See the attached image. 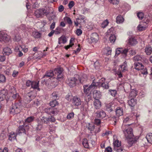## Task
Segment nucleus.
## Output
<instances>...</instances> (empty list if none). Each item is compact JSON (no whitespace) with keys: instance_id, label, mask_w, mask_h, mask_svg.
<instances>
[{"instance_id":"40","label":"nucleus","mask_w":152,"mask_h":152,"mask_svg":"<svg viewBox=\"0 0 152 152\" xmlns=\"http://www.w3.org/2000/svg\"><path fill=\"white\" fill-rule=\"evenodd\" d=\"M55 13L54 12H52L49 14L48 19L49 20L51 21L54 19L55 18Z\"/></svg>"},{"instance_id":"52","label":"nucleus","mask_w":152,"mask_h":152,"mask_svg":"<svg viewBox=\"0 0 152 152\" xmlns=\"http://www.w3.org/2000/svg\"><path fill=\"white\" fill-rule=\"evenodd\" d=\"M12 71V68L10 67L4 71V73L5 74L7 75H9L10 74L11 72Z\"/></svg>"},{"instance_id":"35","label":"nucleus","mask_w":152,"mask_h":152,"mask_svg":"<svg viewBox=\"0 0 152 152\" xmlns=\"http://www.w3.org/2000/svg\"><path fill=\"white\" fill-rule=\"evenodd\" d=\"M124 20V18L121 15H118L116 18V22L118 24L122 23Z\"/></svg>"},{"instance_id":"31","label":"nucleus","mask_w":152,"mask_h":152,"mask_svg":"<svg viewBox=\"0 0 152 152\" xmlns=\"http://www.w3.org/2000/svg\"><path fill=\"white\" fill-rule=\"evenodd\" d=\"M32 35L35 38L38 39L41 37V34L38 31H34L32 33Z\"/></svg>"},{"instance_id":"60","label":"nucleus","mask_w":152,"mask_h":152,"mask_svg":"<svg viewBox=\"0 0 152 152\" xmlns=\"http://www.w3.org/2000/svg\"><path fill=\"white\" fill-rule=\"evenodd\" d=\"M82 33V31L80 28L77 29V35L78 36L81 35Z\"/></svg>"},{"instance_id":"6","label":"nucleus","mask_w":152,"mask_h":152,"mask_svg":"<svg viewBox=\"0 0 152 152\" xmlns=\"http://www.w3.org/2000/svg\"><path fill=\"white\" fill-rule=\"evenodd\" d=\"M63 69L61 68H56L54 70L55 74L57 75V79L59 80H61L63 78Z\"/></svg>"},{"instance_id":"49","label":"nucleus","mask_w":152,"mask_h":152,"mask_svg":"<svg viewBox=\"0 0 152 152\" xmlns=\"http://www.w3.org/2000/svg\"><path fill=\"white\" fill-rule=\"evenodd\" d=\"M110 94L113 96H115L117 94V91L115 90H109Z\"/></svg>"},{"instance_id":"39","label":"nucleus","mask_w":152,"mask_h":152,"mask_svg":"<svg viewBox=\"0 0 152 152\" xmlns=\"http://www.w3.org/2000/svg\"><path fill=\"white\" fill-rule=\"evenodd\" d=\"M74 38H71L69 44L64 47V48L66 50H68V49L72 47V46L74 45L73 41H74Z\"/></svg>"},{"instance_id":"7","label":"nucleus","mask_w":152,"mask_h":152,"mask_svg":"<svg viewBox=\"0 0 152 152\" xmlns=\"http://www.w3.org/2000/svg\"><path fill=\"white\" fill-rule=\"evenodd\" d=\"M10 37L4 32H0V41H4L7 42L10 40Z\"/></svg>"},{"instance_id":"14","label":"nucleus","mask_w":152,"mask_h":152,"mask_svg":"<svg viewBox=\"0 0 152 152\" xmlns=\"http://www.w3.org/2000/svg\"><path fill=\"white\" fill-rule=\"evenodd\" d=\"M91 39L92 42L96 43L99 40V37L98 34L96 33H92L91 36Z\"/></svg>"},{"instance_id":"51","label":"nucleus","mask_w":152,"mask_h":152,"mask_svg":"<svg viewBox=\"0 0 152 152\" xmlns=\"http://www.w3.org/2000/svg\"><path fill=\"white\" fill-rule=\"evenodd\" d=\"M9 92L11 94L15 93L16 91L15 88L13 86H10L9 89Z\"/></svg>"},{"instance_id":"16","label":"nucleus","mask_w":152,"mask_h":152,"mask_svg":"<svg viewBox=\"0 0 152 152\" xmlns=\"http://www.w3.org/2000/svg\"><path fill=\"white\" fill-rule=\"evenodd\" d=\"M127 62L125 61L124 63L119 66L118 71L124 72L127 70Z\"/></svg>"},{"instance_id":"9","label":"nucleus","mask_w":152,"mask_h":152,"mask_svg":"<svg viewBox=\"0 0 152 152\" xmlns=\"http://www.w3.org/2000/svg\"><path fill=\"white\" fill-rule=\"evenodd\" d=\"M45 112L50 115H56L58 112V111L56 109H53L52 107L47 108L45 109Z\"/></svg>"},{"instance_id":"34","label":"nucleus","mask_w":152,"mask_h":152,"mask_svg":"<svg viewBox=\"0 0 152 152\" xmlns=\"http://www.w3.org/2000/svg\"><path fill=\"white\" fill-rule=\"evenodd\" d=\"M146 138L148 142L152 143V133H149L147 134Z\"/></svg>"},{"instance_id":"24","label":"nucleus","mask_w":152,"mask_h":152,"mask_svg":"<svg viewBox=\"0 0 152 152\" xmlns=\"http://www.w3.org/2000/svg\"><path fill=\"white\" fill-rule=\"evenodd\" d=\"M128 103L130 107H133L136 104V100L134 98H130V99L128 100Z\"/></svg>"},{"instance_id":"20","label":"nucleus","mask_w":152,"mask_h":152,"mask_svg":"<svg viewBox=\"0 0 152 152\" xmlns=\"http://www.w3.org/2000/svg\"><path fill=\"white\" fill-rule=\"evenodd\" d=\"M82 103L83 102H82L80 98L77 97V106L81 105L80 110L83 113H84V111L86 110V109H84L83 106V104H82Z\"/></svg>"},{"instance_id":"28","label":"nucleus","mask_w":152,"mask_h":152,"mask_svg":"<svg viewBox=\"0 0 152 152\" xmlns=\"http://www.w3.org/2000/svg\"><path fill=\"white\" fill-rule=\"evenodd\" d=\"M94 105L96 109H99L101 107V103L99 99H95L94 101Z\"/></svg>"},{"instance_id":"26","label":"nucleus","mask_w":152,"mask_h":152,"mask_svg":"<svg viewBox=\"0 0 152 152\" xmlns=\"http://www.w3.org/2000/svg\"><path fill=\"white\" fill-rule=\"evenodd\" d=\"M128 42L130 45H134L137 43L136 39L134 37H131L129 39Z\"/></svg>"},{"instance_id":"17","label":"nucleus","mask_w":152,"mask_h":152,"mask_svg":"<svg viewBox=\"0 0 152 152\" xmlns=\"http://www.w3.org/2000/svg\"><path fill=\"white\" fill-rule=\"evenodd\" d=\"M113 30V28L109 29L107 31V33L110 34V36L109 38V40L111 43H113L116 39V37L115 34H111L110 32Z\"/></svg>"},{"instance_id":"57","label":"nucleus","mask_w":152,"mask_h":152,"mask_svg":"<svg viewBox=\"0 0 152 152\" xmlns=\"http://www.w3.org/2000/svg\"><path fill=\"white\" fill-rule=\"evenodd\" d=\"M111 132L109 131H106L105 132L103 133L102 134V136L103 137L105 136H107L109 134H111Z\"/></svg>"},{"instance_id":"33","label":"nucleus","mask_w":152,"mask_h":152,"mask_svg":"<svg viewBox=\"0 0 152 152\" xmlns=\"http://www.w3.org/2000/svg\"><path fill=\"white\" fill-rule=\"evenodd\" d=\"M145 51L147 55H150L152 52V48L149 45L147 46L145 48Z\"/></svg>"},{"instance_id":"62","label":"nucleus","mask_w":152,"mask_h":152,"mask_svg":"<svg viewBox=\"0 0 152 152\" xmlns=\"http://www.w3.org/2000/svg\"><path fill=\"white\" fill-rule=\"evenodd\" d=\"M94 123L95 124L97 125H99L101 123L100 120L98 119H95L94 120Z\"/></svg>"},{"instance_id":"19","label":"nucleus","mask_w":152,"mask_h":152,"mask_svg":"<svg viewBox=\"0 0 152 152\" xmlns=\"http://www.w3.org/2000/svg\"><path fill=\"white\" fill-rule=\"evenodd\" d=\"M10 112L11 114L15 115L19 113L20 110L15 105L13 106L12 108L10 109Z\"/></svg>"},{"instance_id":"61","label":"nucleus","mask_w":152,"mask_h":152,"mask_svg":"<svg viewBox=\"0 0 152 152\" xmlns=\"http://www.w3.org/2000/svg\"><path fill=\"white\" fill-rule=\"evenodd\" d=\"M74 115V114L73 113H70L67 115V118L68 119L72 118L73 117Z\"/></svg>"},{"instance_id":"47","label":"nucleus","mask_w":152,"mask_h":152,"mask_svg":"<svg viewBox=\"0 0 152 152\" xmlns=\"http://www.w3.org/2000/svg\"><path fill=\"white\" fill-rule=\"evenodd\" d=\"M64 21L66 22L69 25H71L72 23V22L71 19L68 17H65L64 18Z\"/></svg>"},{"instance_id":"37","label":"nucleus","mask_w":152,"mask_h":152,"mask_svg":"<svg viewBox=\"0 0 152 152\" xmlns=\"http://www.w3.org/2000/svg\"><path fill=\"white\" fill-rule=\"evenodd\" d=\"M82 144L84 147L86 148H89V146L88 140L87 139L84 138L83 139Z\"/></svg>"},{"instance_id":"29","label":"nucleus","mask_w":152,"mask_h":152,"mask_svg":"<svg viewBox=\"0 0 152 152\" xmlns=\"http://www.w3.org/2000/svg\"><path fill=\"white\" fill-rule=\"evenodd\" d=\"M137 95V92L136 90L133 89L130 93L129 97L130 98H134Z\"/></svg>"},{"instance_id":"36","label":"nucleus","mask_w":152,"mask_h":152,"mask_svg":"<svg viewBox=\"0 0 152 152\" xmlns=\"http://www.w3.org/2000/svg\"><path fill=\"white\" fill-rule=\"evenodd\" d=\"M54 75L53 72L51 70L47 71L45 75V77H51Z\"/></svg>"},{"instance_id":"53","label":"nucleus","mask_w":152,"mask_h":152,"mask_svg":"<svg viewBox=\"0 0 152 152\" xmlns=\"http://www.w3.org/2000/svg\"><path fill=\"white\" fill-rule=\"evenodd\" d=\"M10 96H12L13 99H16L18 98L19 96V95L18 94H17L16 91L15 93H13L11 94Z\"/></svg>"},{"instance_id":"64","label":"nucleus","mask_w":152,"mask_h":152,"mask_svg":"<svg viewBox=\"0 0 152 152\" xmlns=\"http://www.w3.org/2000/svg\"><path fill=\"white\" fill-rule=\"evenodd\" d=\"M20 47L22 49L23 51L25 53L27 52L28 51V49L27 48H25V46L24 45L20 46Z\"/></svg>"},{"instance_id":"58","label":"nucleus","mask_w":152,"mask_h":152,"mask_svg":"<svg viewBox=\"0 0 152 152\" xmlns=\"http://www.w3.org/2000/svg\"><path fill=\"white\" fill-rule=\"evenodd\" d=\"M52 98L53 99L56 100L58 97V95L56 92H53L51 95Z\"/></svg>"},{"instance_id":"54","label":"nucleus","mask_w":152,"mask_h":152,"mask_svg":"<svg viewBox=\"0 0 152 152\" xmlns=\"http://www.w3.org/2000/svg\"><path fill=\"white\" fill-rule=\"evenodd\" d=\"M6 80V78L3 75H0V82H4Z\"/></svg>"},{"instance_id":"44","label":"nucleus","mask_w":152,"mask_h":152,"mask_svg":"<svg viewBox=\"0 0 152 152\" xmlns=\"http://www.w3.org/2000/svg\"><path fill=\"white\" fill-rule=\"evenodd\" d=\"M34 117L33 116L29 117L25 120V122L27 123L31 122L34 121Z\"/></svg>"},{"instance_id":"50","label":"nucleus","mask_w":152,"mask_h":152,"mask_svg":"<svg viewBox=\"0 0 152 152\" xmlns=\"http://www.w3.org/2000/svg\"><path fill=\"white\" fill-rule=\"evenodd\" d=\"M137 16L141 20L144 17V14L142 12H139L137 13Z\"/></svg>"},{"instance_id":"38","label":"nucleus","mask_w":152,"mask_h":152,"mask_svg":"<svg viewBox=\"0 0 152 152\" xmlns=\"http://www.w3.org/2000/svg\"><path fill=\"white\" fill-rule=\"evenodd\" d=\"M133 60L136 62H140L142 60V58L140 55H137L134 57Z\"/></svg>"},{"instance_id":"13","label":"nucleus","mask_w":152,"mask_h":152,"mask_svg":"<svg viewBox=\"0 0 152 152\" xmlns=\"http://www.w3.org/2000/svg\"><path fill=\"white\" fill-rule=\"evenodd\" d=\"M76 79L75 77L69 78L66 81L67 83L70 87H73L75 86Z\"/></svg>"},{"instance_id":"8","label":"nucleus","mask_w":152,"mask_h":152,"mask_svg":"<svg viewBox=\"0 0 152 152\" xmlns=\"http://www.w3.org/2000/svg\"><path fill=\"white\" fill-rule=\"evenodd\" d=\"M105 79L102 78L99 80V82H95L98 83V84H96L97 86H101L103 88L105 89H107L109 88L108 83L106 82H105Z\"/></svg>"},{"instance_id":"55","label":"nucleus","mask_w":152,"mask_h":152,"mask_svg":"<svg viewBox=\"0 0 152 152\" xmlns=\"http://www.w3.org/2000/svg\"><path fill=\"white\" fill-rule=\"evenodd\" d=\"M111 119L112 120L114 121V124L115 125L117 121L118 120L119 117L118 116H113L112 117Z\"/></svg>"},{"instance_id":"30","label":"nucleus","mask_w":152,"mask_h":152,"mask_svg":"<svg viewBox=\"0 0 152 152\" xmlns=\"http://www.w3.org/2000/svg\"><path fill=\"white\" fill-rule=\"evenodd\" d=\"M39 82L33 81L31 83V87L34 89H37L39 91L40 90L39 87Z\"/></svg>"},{"instance_id":"63","label":"nucleus","mask_w":152,"mask_h":152,"mask_svg":"<svg viewBox=\"0 0 152 152\" xmlns=\"http://www.w3.org/2000/svg\"><path fill=\"white\" fill-rule=\"evenodd\" d=\"M126 140L127 142L129 144V145H130V146L132 145L134 142V141L133 140H132V139H126Z\"/></svg>"},{"instance_id":"23","label":"nucleus","mask_w":152,"mask_h":152,"mask_svg":"<svg viewBox=\"0 0 152 152\" xmlns=\"http://www.w3.org/2000/svg\"><path fill=\"white\" fill-rule=\"evenodd\" d=\"M17 134L14 132H11L9 133L8 137L9 140L11 141L14 140L16 139Z\"/></svg>"},{"instance_id":"46","label":"nucleus","mask_w":152,"mask_h":152,"mask_svg":"<svg viewBox=\"0 0 152 152\" xmlns=\"http://www.w3.org/2000/svg\"><path fill=\"white\" fill-rule=\"evenodd\" d=\"M109 23V22L107 20H104L101 24V27L104 28L107 26Z\"/></svg>"},{"instance_id":"48","label":"nucleus","mask_w":152,"mask_h":152,"mask_svg":"<svg viewBox=\"0 0 152 152\" xmlns=\"http://www.w3.org/2000/svg\"><path fill=\"white\" fill-rule=\"evenodd\" d=\"M108 1L110 3L115 5H117L119 2V0H108Z\"/></svg>"},{"instance_id":"42","label":"nucleus","mask_w":152,"mask_h":152,"mask_svg":"<svg viewBox=\"0 0 152 152\" xmlns=\"http://www.w3.org/2000/svg\"><path fill=\"white\" fill-rule=\"evenodd\" d=\"M18 133L19 134L24 133L26 134L25 129L24 128L23 126H20L19 127Z\"/></svg>"},{"instance_id":"4","label":"nucleus","mask_w":152,"mask_h":152,"mask_svg":"<svg viewBox=\"0 0 152 152\" xmlns=\"http://www.w3.org/2000/svg\"><path fill=\"white\" fill-rule=\"evenodd\" d=\"M134 68L137 70H140L141 73L143 75H146L148 73L147 69H144V66L141 62H135Z\"/></svg>"},{"instance_id":"10","label":"nucleus","mask_w":152,"mask_h":152,"mask_svg":"<svg viewBox=\"0 0 152 152\" xmlns=\"http://www.w3.org/2000/svg\"><path fill=\"white\" fill-rule=\"evenodd\" d=\"M85 17L81 15L77 18V26L80 28L82 25H84L85 23Z\"/></svg>"},{"instance_id":"25","label":"nucleus","mask_w":152,"mask_h":152,"mask_svg":"<svg viewBox=\"0 0 152 152\" xmlns=\"http://www.w3.org/2000/svg\"><path fill=\"white\" fill-rule=\"evenodd\" d=\"M93 96L95 99H99L101 96V92L99 91L95 90L94 92Z\"/></svg>"},{"instance_id":"12","label":"nucleus","mask_w":152,"mask_h":152,"mask_svg":"<svg viewBox=\"0 0 152 152\" xmlns=\"http://www.w3.org/2000/svg\"><path fill=\"white\" fill-rule=\"evenodd\" d=\"M113 145L114 147L113 149L114 151H117L118 149L122 148L121 147V142L118 140H115L114 139Z\"/></svg>"},{"instance_id":"27","label":"nucleus","mask_w":152,"mask_h":152,"mask_svg":"<svg viewBox=\"0 0 152 152\" xmlns=\"http://www.w3.org/2000/svg\"><path fill=\"white\" fill-rule=\"evenodd\" d=\"M117 116L119 117L123 115V109L121 107H118L115 111Z\"/></svg>"},{"instance_id":"1","label":"nucleus","mask_w":152,"mask_h":152,"mask_svg":"<svg viewBox=\"0 0 152 152\" xmlns=\"http://www.w3.org/2000/svg\"><path fill=\"white\" fill-rule=\"evenodd\" d=\"M131 124H123L122 129L126 139H132L134 136L132 128L129 127Z\"/></svg>"},{"instance_id":"15","label":"nucleus","mask_w":152,"mask_h":152,"mask_svg":"<svg viewBox=\"0 0 152 152\" xmlns=\"http://www.w3.org/2000/svg\"><path fill=\"white\" fill-rule=\"evenodd\" d=\"M95 115L97 118H103L105 117L106 114L103 110H99L97 111L95 113Z\"/></svg>"},{"instance_id":"43","label":"nucleus","mask_w":152,"mask_h":152,"mask_svg":"<svg viewBox=\"0 0 152 152\" xmlns=\"http://www.w3.org/2000/svg\"><path fill=\"white\" fill-rule=\"evenodd\" d=\"M58 103L56 100H53L50 103V105L52 107H54L58 104Z\"/></svg>"},{"instance_id":"11","label":"nucleus","mask_w":152,"mask_h":152,"mask_svg":"<svg viewBox=\"0 0 152 152\" xmlns=\"http://www.w3.org/2000/svg\"><path fill=\"white\" fill-rule=\"evenodd\" d=\"M128 51V50L127 49L121 48H117L116 50L115 55L117 56L120 53H122L126 56Z\"/></svg>"},{"instance_id":"22","label":"nucleus","mask_w":152,"mask_h":152,"mask_svg":"<svg viewBox=\"0 0 152 152\" xmlns=\"http://www.w3.org/2000/svg\"><path fill=\"white\" fill-rule=\"evenodd\" d=\"M3 53L4 55H9L12 53V51L10 48L7 47L3 49Z\"/></svg>"},{"instance_id":"5","label":"nucleus","mask_w":152,"mask_h":152,"mask_svg":"<svg viewBox=\"0 0 152 152\" xmlns=\"http://www.w3.org/2000/svg\"><path fill=\"white\" fill-rule=\"evenodd\" d=\"M139 116V115H137L135 113H132L129 115H128L124 118L123 124H125V123L130 122L131 121L135 119L137 120Z\"/></svg>"},{"instance_id":"2","label":"nucleus","mask_w":152,"mask_h":152,"mask_svg":"<svg viewBox=\"0 0 152 152\" xmlns=\"http://www.w3.org/2000/svg\"><path fill=\"white\" fill-rule=\"evenodd\" d=\"M49 11L44 8L37 10L34 12V15L37 18H42L45 15H48Z\"/></svg>"},{"instance_id":"3","label":"nucleus","mask_w":152,"mask_h":152,"mask_svg":"<svg viewBox=\"0 0 152 152\" xmlns=\"http://www.w3.org/2000/svg\"><path fill=\"white\" fill-rule=\"evenodd\" d=\"M96 84L98 83H95L94 80L93 81L92 84L89 86L88 85H85L83 86L84 92L86 93V95H87L88 98L90 97V96L88 94L89 92H90L92 90L94 89L97 86Z\"/></svg>"},{"instance_id":"59","label":"nucleus","mask_w":152,"mask_h":152,"mask_svg":"<svg viewBox=\"0 0 152 152\" xmlns=\"http://www.w3.org/2000/svg\"><path fill=\"white\" fill-rule=\"evenodd\" d=\"M106 50H107L106 55L108 56L110 55L112 51L111 49L110 48H108L106 49Z\"/></svg>"},{"instance_id":"21","label":"nucleus","mask_w":152,"mask_h":152,"mask_svg":"<svg viewBox=\"0 0 152 152\" xmlns=\"http://www.w3.org/2000/svg\"><path fill=\"white\" fill-rule=\"evenodd\" d=\"M67 41V39L66 37L62 35L58 39V43L60 45L61 43L64 44Z\"/></svg>"},{"instance_id":"56","label":"nucleus","mask_w":152,"mask_h":152,"mask_svg":"<svg viewBox=\"0 0 152 152\" xmlns=\"http://www.w3.org/2000/svg\"><path fill=\"white\" fill-rule=\"evenodd\" d=\"M88 126H87L88 128L90 131L93 130L94 129V126L93 124H88Z\"/></svg>"},{"instance_id":"32","label":"nucleus","mask_w":152,"mask_h":152,"mask_svg":"<svg viewBox=\"0 0 152 152\" xmlns=\"http://www.w3.org/2000/svg\"><path fill=\"white\" fill-rule=\"evenodd\" d=\"M20 29L25 32L26 31H31V29L28 27H27L25 25L22 24L20 26Z\"/></svg>"},{"instance_id":"45","label":"nucleus","mask_w":152,"mask_h":152,"mask_svg":"<svg viewBox=\"0 0 152 152\" xmlns=\"http://www.w3.org/2000/svg\"><path fill=\"white\" fill-rule=\"evenodd\" d=\"M43 123L41 121H38V124L37 126L36 127V129L37 130H40L42 127Z\"/></svg>"},{"instance_id":"41","label":"nucleus","mask_w":152,"mask_h":152,"mask_svg":"<svg viewBox=\"0 0 152 152\" xmlns=\"http://www.w3.org/2000/svg\"><path fill=\"white\" fill-rule=\"evenodd\" d=\"M43 123L47 124L50 121V117L48 118L42 117L40 120Z\"/></svg>"},{"instance_id":"18","label":"nucleus","mask_w":152,"mask_h":152,"mask_svg":"<svg viewBox=\"0 0 152 152\" xmlns=\"http://www.w3.org/2000/svg\"><path fill=\"white\" fill-rule=\"evenodd\" d=\"M147 27V23L145 22L141 23L137 26V29L141 31L145 30Z\"/></svg>"}]
</instances>
